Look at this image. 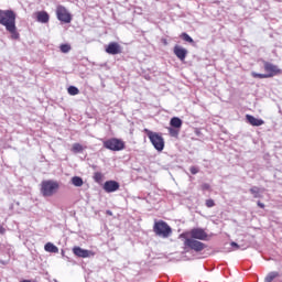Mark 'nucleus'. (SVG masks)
I'll use <instances>...</instances> for the list:
<instances>
[{
	"mask_svg": "<svg viewBox=\"0 0 282 282\" xmlns=\"http://www.w3.org/2000/svg\"><path fill=\"white\" fill-rule=\"evenodd\" d=\"M84 149L80 143H74L72 148L73 153H83Z\"/></svg>",
	"mask_w": 282,
	"mask_h": 282,
	"instance_id": "nucleus-23",
	"label": "nucleus"
},
{
	"mask_svg": "<svg viewBox=\"0 0 282 282\" xmlns=\"http://www.w3.org/2000/svg\"><path fill=\"white\" fill-rule=\"evenodd\" d=\"M185 248H189L195 252H202L206 248V245L199 240H195L194 238H186L184 240Z\"/></svg>",
	"mask_w": 282,
	"mask_h": 282,
	"instance_id": "nucleus-6",
	"label": "nucleus"
},
{
	"mask_svg": "<svg viewBox=\"0 0 282 282\" xmlns=\"http://www.w3.org/2000/svg\"><path fill=\"white\" fill-rule=\"evenodd\" d=\"M258 206H259V208H265V205L261 202H258Z\"/></svg>",
	"mask_w": 282,
	"mask_h": 282,
	"instance_id": "nucleus-33",
	"label": "nucleus"
},
{
	"mask_svg": "<svg viewBox=\"0 0 282 282\" xmlns=\"http://www.w3.org/2000/svg\"><path fill=\"white\" fill-rule=\"evenodd\" d=\"M95 180H96V182H100V180H102V174H100V173H96L95 174Z\"/></svg>",
	"mask_w": 282,
	"mask_h": 282,
	"instance_id": "nucleus-29",
	"label": "nucleus"
},
{
	"mask_svg": "<svg viewBox=\"0 0 282 282\" xmlns=\"http://www.w3.org/2000/svg\"><path fill=\"white\" fill-rule=\"evenodd\" d=\"M153 230L158 237H162L163 239H167V237L173 235V229H171V226H169V224H166L164 220L156 221Z\"/></svg>",
	"mask_w": 282,
	"mask_h": 282,
	"instance_id": "nucleus-3",
	"label": "nucleus"
},
{
	"mask_svg": "<svg viewBox=\"0 0 282 282\" xmlns=\"http://www.w3.org/2000/svg\"><path fill=\"white\" fill-rule=\"evenodd\" d=\"M120 189V183L117 181H106L104 184V191L106 193H116V191Z\"/></svg>",
	"mask_w": 282,
	"mask_h": 282,
	"instance_id": "nucleus-11",
	"label": "nucleus"
},
{
	"mask_svg": "<svg viewBox=\"0 0 282 282\" xmlns=\"http://www.w3.org/2000/svg\"><path fill=\"white\" fill-rule=\"evenodd\" d=\"M276 276H279V272L272 271L265 276L264 282H272Z\"/></svg>",
	"mask_w": 282,
	"mask_h": 282,
	"instance_id": "nucleus-21",
	"label": "nucleus"
},
{
	"mask_svg": "<svg viewBox=\"0 0 282 282\" xmlns=\"http://www.w3.org/2000/svg\"><path fill=\"white\" fill-rule=\"evenodd\" d=\"M170 124L171 127H173L174 129H182V119H180V117H173L170 120Z\"/></svg>",
	"mask_w": 282,
	"mask_h": 282,
	"instance_id": "nucleus-17",
	"label": "nucleus"
},
{
	"mask_svg": "<svg viewBox=\"0 0 282 282\" xmlns=\"http://www.w3.org/2000/svg\"><path fill=\"white\" fill-rule=\"evenodd\" d=\"M148 138L156 151H164V138L158 132H148Z\"/></svg>",
	"mask_w": 282,
	"mask_h": 282,
	"instance_id": "nucleus-4",
	"label": "nucleus"
},
{
	"mask_svg": "<svg viewBox=\"0 0 282 282\" xmlns=\"http://www.w3.org/2000/svg\"><path fill=\"white\" fill-rule=\"evenodd\" d=\"M249 192L251 193V195H253L256 199H259V197H261V189L258 186L251 187Z\"/></svg>",
	"mask_w": 282,
	"mask_h": 282,
	"instance_id": "nucleus-18",
	"label": "nucleus"
},
{
	"mask_svg": "<svg viewBox=\"0 0 282 282\" xmlns=\"http://www.w3.org/2000/svg\"><path fill=\"white\" fill-rule=\"evenodd\" d=\"M59 50L63 54H69V52H72V45L69 44H62L59 46Z\"/></svg>",
	"mask_w": 282,
	"mask_h": 282,
	"instance_id": "nucleus-22",
	"label": "nucleus"
},
{
	"mask_svg": "<svg viewBox=\"0 0 282 282\" xmlns=\"http://www.w3.org/2000/svg\"><path fill=\"white\" fill-rule=\"evenodd\" d=\"M264 72H267L268 78H274L281 74V68L270 62H264Z\"/></svg>",
	"mask_w": 282,
	"mask_h": 282,
	"instance_id": "nucleus-8",
	"label": "nucleus"
},
{
	"mask_svg": "<svg viewBox=\"0 0 282 282\" xmlns=\"http://www.w3.org/2000/svg\"><path fill=\"white\" fill-rule=\"evenodd\" d=\"M173 52L175 56L180 58L182 62L186 61V56H188V50L180 45H175Z\"/></svg>",
	"mask_w": 282,
	"mask_h": 282,
	"instance_id": "nucleus-12",
	"label": "nucleus"
},
{
	"mask_svg": "<svg viewBox=\"0 0 282 282\" xmlns=\"http://www.w3.org/2000/svg\"><path fill=\"white\" fill-rule=\"evenodd\" d=\"M56 15H57L58 21H62V23H72V14L63 6L57 7Z\"/></svg>",
	"mask_w": 282,
	"mask_h": 282,
	"instance_id": "nucleus-7",
	"label": "nucleus"
},
{
	"mask_svg": "<svg viewBox=\"0 0 282 282\" xmlns=\"http://www.w3.org/2000/svg\"><path fill=\"white\" fill-rule=\"evenodd\" d=\"M246 120L251 127H261L262 124H265V121L263 119H257L252 115H246Z\"/></svg>",
	"mask_w": 282,
	"mask_h": 282,
	"instance_id": "nucleus-14",
	"label": "nucleus"
},
{
	"mask_svg": "<svg viewBox=\"0 0 282 282\" xmlns=\"http://www.w3.org/2000/svg\"><path fill=\"white\" fill-rule=\"evenodd\" d=\"M44 250L45 252H52L53 254H57L58 252V247H56V245L52 243V242H47L44 246Z\"/></svg>",
	"mask_w": 282,
	"mask_h": 282,
	"instance_id": "nucleus-16",
	"label": "nucleus"
},
{
	"mask_svg": "<svg viewBox=\"0 0 282 282\" xmlns=\"http://www.w3.org/2000/svg\"><path fill=\"white\" fill-rule=\"evenodd\" d=\"M192 239H198L199 241H206L208 239V234L202 228H194L189 232Z\"/></svg>",
	"mask_w": 282,
	"mask_h": 282,
	"instance_id": "nucleus-9",
	"label": "nucleus"
},
{
	"mask_svg": "<svg viewBox=\"0 0 282 282\" xmlns=\"http://www.w3.org/2000/svg\"><path fill=\"white\" fill-rule=\"evenodd\" d=\"M36 19H37L39 23H48L50 14L46 11H39Z\"/></svg>",
	"mask_w": 282,
	"mask_h": 282,
	"instance_id": "nucleus-15",
	"label": "nucleus"
},
{
	"mask_svg": "<svg viewBox=\"0 0 282 282\" xmlns=\"http://www.w3.org/2000/svg\"><path fill=\"white\" fill-rule=\"evenodd\" d=\"M0 25L6 28L13 41L19 40L20 34L17 31V13L14 11L0 9Z\"/></svg>",
	"mask_w": 282,
	"mask_h": 282,
	"instance_id": "nucleus-1",
	"label": "nucleus"
},
{
	"mask_svg": "<svg viewBox=\"0 0 282 282\" xmlns=\"http://www.w3.org/2000/svg\"><path fill=\"white\" fill-rule=\"evenodd\" d=\"M163 43H164V45H169V43L166 42V40H163Z\"/></svg>",
	"mask_w": 282,
	"mask_h": 282,
	"instance_id": "nucleus-34",
	"label": "nucleus"
},
{
	"mask_svg": "<svg viewBox=\"0 0 282 282\" xmlns=\"http://www.w3.org/2000/svg\"><path fill=\"white\" fill-rule=\"evenodd\" d=\"M206 206H207V208H213V206H215V200H213V199H207V200H206Z\"/></svg>",
	"mask_w": 282,
	"mask_h": 282,
	"instance_id": "nucleus-28",
	"label": "nucleus"
},
{
	"mask_svg": "<svg viewBox=\"0 0 282 282\" xmlns=\"http://www.w3.org/2000/svg\"><path fill=\"white\" fill-rule=\"evenodd\" d=\"M181 39H183V41H185L186 43H195L193 37H191V35H188V33L185 32L181 34Z\"/></svg>",
	"mask_w": 282,
	"mask_h": 282,
	"instance_id": "nucleus-24",
	"label": "nucleus"
},
{
	"mask_svg": "<svg viewBox=\"0 0 282 282\" xmlns=\"http://www.w3.org/2000/svg\"><path fill=\"white\" fill-rule=\"evenodd\" d=\"M108 215H111V212H108Z\"/></svg>",
	"mask_w": 282,
	"mask_h": 282,
	"instance_id": "nucleus-35",
	"label": "nucleus"
},
{
	"mask_svg": "<svg viewBox=\"0 0 282 282\" xmlns=\"http://www.w3.org/2000/svg\"><path fill=\"white\" fill-rule=\"evenodd\" d=\"M0 235H6V228L3 226H0Z\"/></svg>",
	"mask_w": 282,
	"mask_h": 282,
	"instance_id": "nucleus-32",
	"label": "nucleus"
},
{
	"mask_svg": "<svg viewBox=\"0 0 282 282\" xmlns=\"http://www.w3.org/2000/svg\"><path fill=\"white\" fill-rule=\"evenodd\" d=\"M72 184H73V186H77V187L83 186V184H84L83 177H80V176L72 177Z\"/></svg>",
	"mask_w": 282,
	"mask_h": 282,
	"instance_id": "nucleus-19",
	"label": "nucleus"
},
{
	"mask_svg": "<svg viewBox=\"0 0 282 282\" xmlns=\"http://www.w3.org/2000/svg\"><path fill=\"white\" fill-rule=\"evenodd\" d=\"M251 76L253 77V78H269L268 77V73H265V74H261V73H256V72H252L251 73Z\"/></svg>",
	"mask_w": 282,
	"mask_h": 282,
	"instance_id": "nucleus-26",
	"label": "nucleus"
},
{
	"mask_svg": "<svg viewBox=\"0 0 282 282\" xmlns=\"http://www.w3.org/2000/svg\"><path fill=\"white\" fill-rule=\"evenodd\" d=\"M67 91L69 96H78V94H80V90L76 86H69Z\"/></svg>",
	"mask_w": 282,
	"mask_h": 282,
	"instance_id": "nucleus-20",
	"label": "nucleus"
},
{
	"mask_svg": "<svg viewBox=\"0 0 282 282\" xmlns=\"http://www.w3.org/2000/svg\"><path fill=\"white\" fill-rule=\"evenodd\" d=\"M231 248H236V250H239V245L235 241L230 243Z\"/></svg>",
	"mask_w": 282,
	"mask_h": 282,
	"instance_id": "nucleus-31",
	"label": "nucleus"
},
{
	"mask_svg": "<svg viewBox=\"0 0 282 282\" xmlns=\"http://www.w3.org/2000/svg\"><path fill=\"white\" fill-rule=\"evenodd\" d=\"M58 188H61V185L58 182L53 180L43 181L41 183V194L43 197H52L53 195H56V193H58Z\"/></svg>",
	"mask_w": 282,
	"mask_h": 282,
	"instance_id": "nucleus-2",
	"label": "nucleus"
},
{
	"mask_svg": "<svg viewBox=\"0 0 282 282\" xmlns=\"http://www.w3.org/2000/svg\"><path fill=\"white\" fill-rule=\"evenodd\" d=\"M107 54H111L112 56H116V54H120L122 50L120 48V44L117 42H111L106 47Z\"/></svg>",
	"mask_w": 282,
	"mask_h": 282,
	"instance_id": "nucleus-13",
	"label": "nucleus"
},
{
	"mask_svg": "<svg viewBox=\"0 0 282 282\" xmlns=\"http://www.w3.org/2000/svg\"><path fill=\"white\" fill-rule=\"evenodd\" d=\"M73 253L75 254V257H79L82 259H88V257H94V252L87 249H83L80 247H74Z\"/></svg>",
	"mask_w": 282,
	"mask_h": 282,
	"instance_id": "nucleus-10",
	"label": "nucleus"
},
{
	"mask_svg": "<svg viewBox=\"0 0 282 282\" xmlns=\"http://www.w3.org/2000/svg\"><path fill=\"white\" fill-rule=\"evenodd\" d=\"M105 149H108L109 151H122L124 150V141L120 139H109L104 141Z\"/></svg>",
	"mask_w": 282,
	"mask_h": 282,
	"instance_id": "nucleus-5",
	"label": "nucleus"
},
{
	"mask_svg": "<svg viewBox=\"0 0 282 282\" xmlns=\"http://www.w3.org/2000/svg\"><path fill=\"white\" fill-rule=\"evenodd\" d=\"M202 189H203V191H209V189H210V185H209L208 183H204V184L202 185Z\"/></svg>",
	"mask_w": 282,
	"mask_h": 282,
	"instance_id": "nucleus-30",
	"label": "nucleus"
},
{
	"mask_svg": "<svg viewBox=\"0 0 282 282\" xmlns=\"http://www.w3.org/2000/svg\"><path fill=\"white\" fill-rule=\"evenodd\" d=\"M169 133L172 138H177V135H180V130H177V128H169Z\"/></svg>",
	"mask_w": 282,
	"mask_h": 282,
	"instance_id": "nucleus-25",
	"label": "nucleus"
},
{
	"mask_svg": "<svg viewBox=\"0 0 282 282\" xmlns=\"http://www.w3.org/2000/svg\"><path fill=\"white\" fill-rule=\"evenodd\" d=\"M189 171H191L192 175H197V173H199V169L197 166L189 167Z\"/></svg>",
	"mask_w": 282,
	"mask_h": 282,
	"instance_id": "nucleus-27",
	"label": "nucleus"
}]
</instances>
